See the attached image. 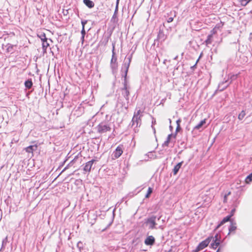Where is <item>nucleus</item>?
Instances as JSON below:
<instances>
[{"label":"nucleus","mask_w":252,"mask_h":252,"mask_svg":"<svg viewBox=\"0 0 252 252\" xmlns=\"http://www.w3.org/2000/svg\"><path fill=\"white\" fill-rule=\"evenodd\" d=\"M161 218V216H157L155 215H152L149 217L145 219V224L146 226H148L149 229H157L156 227L157 223L156 220H159Z\"/></svg>","instance_id":"nucleus-1"},{"label":"nucleus","mask_w":252,"mask_h":252,"mask_svg":"<svg viewBox=\"0 0 252 252\" xmlns=\"http://www.w3.org/2000/svg\"><path fill=\"white\" fill-rule=\"evenodd\" d=\"M97 132L99 134H103L111 129L110 125L106 122H102L98 125L96 127Z\"/></svg>","instance_id":"nucleus-2"},{"label":"nucleus","mask_w":252,"mask_h":252,"mask_svg":"<svg viewBox=\"0 0 252 252\" xmlns=\"http://www.w3.org/2000/svg\"><path fill=\"white\" fill-rule=\"evenodd\" d=\"M167 38V35L164 34L162 30H159L157 37L155 39L153 46H155L157 44V46L158 47L159 44L163 42Z\"/></svg>","instance_id":"nucleus-3"},{"label":"nucleus","mask_w":252,"mask_h":252,"mask_svg":"<svg viewBox=\"0 0 252 252\" xmlns=\"http://www.w3.org/2000/svg\"><path fill=\"white\" fill-rule=\"evenodd\" d=\"M141 112V110L139 109L137 111V112L134 113L131 121L132 123V126L138 127V126H140L141 120L140 119V117L139 116V115Z\"/></svg>","instance_id":"nucleus-4"},{"label":"nucleus","mask_w":252,"mask_h":252,"mask_svg":"<svg viewBox=\"0 0 252 252\" xmlns=\"http://www.w3.org/2000/svg\"><path fill=\"white\" fill-rule=\"evenodd\" d=\"M123 145L120 144L118 146L112 155L113 159H117L120 157L123 153Z\"/></svg>","instance_id":"nucleus-5"},{"label":"nucleus","mask_w":252,"mask_h":252,"mask_svg":"<svg viewBox=\"0 0 252 252\" xmlns=\"http://www.w3.org/2000/svg\"><path fill=\"white\" fill-rule=\"evenodd\" d=\"M212 237H208L207 239H206L205 240L202 241L200 242L199 245L197 246V247L196 248V252H199L206 247L209 245L210 243Z\"/></svg>","instance_id":"nucleus-6"},{"label":"nucleus","mask_w":252,"mask_h":252,"mask_svg":"<svg viewBox=\"0 0 252 252\" xmlns=\"http://www.w3.org/2000/svg\"><path fill=\"white\" fill-rule=\"evenodd\" d=\"M230 84L231 81H229L228 77L225 80L223 81L219 84L217 91H219L220 92L223 91L225 89H226Z\"/></svg>","instance_id":"nucleus-7"},{"label":"nucleus","mask_w":252,"mask_h":252,"mask_svg":"<svg viewBox=\"0 0 252 252\" xmlns=\"http://www.w3.org/2000/svg\"><path fill=\"white\" fill-rule=\"evenodd\" d=\"M132 55L133 53H132L130 55L126 57L124 62L122 64V71L123 70L124 68L129 69L130 63L132 58Z\"/></svg>","instance_id":"nucleus-8"},{"label":"nucleus","mask_w":252,"mask_h":252,"mask_svg":"<svg viewBox=\"0 0 252 252\" xmlns=\"http://www.w3.org/2000/svg\"><path fill=\"white\" fill-rule=\"evenodd\" d=\"M177 12L175 10H172L169 12L167 13L165 15L164 17L167 23L172 22L174 18L176 16Z\"/></svg>","instance_id":"nucleus-9"},{"label":"nucleus","mask_w":252,"mask_h":252,"mask_svg":"<svg viewBox=\"0 0 252 252\" xmlns=\"http://www.w3.org/2000/svg\"><path fill=\"white\" fill-rule=\"evenodd\" d=\"M130 87H123L121 89L122 94L125 98L127 103L129 102Z\"/></svg>","instance_id":"nucleus-10"},{"label":"nucleus","mask_w":252,"mask_h":252,"mask_svg":"<svg viewBox=\"0 0 252 252\" xmlns=\"http://www.w3.org/2000/svg\"><path fill=\"white\" fill-rule=\"evenodd\" d=\"M128 71V69L127 68H124L123 71L121 70V71L123 73L122 74V77L124 78L123 82V87H130L128 85V81L127 80Z\"/></svg>","instance_id":"nucleus-11"},{"label":"nucleus","mask_w":252,"mask_h":252,"mask_svg":"<svg viewBox=\"0 0 252 252\" xmlns=\"http://www.w3.org/2000/svg\"><path fill=\"white\" fill-rule=\"evenodd\" d=\"M95 160L94 159H92L85 163V166L83 167V170L85 172H90L91 170V168Z\"/></svg>","instance_id":"nucleus-12"},{"label":"nucleus","mask_w":252,"mask_h":252,"mask_svg":"<svg viewBox=\"0 0 252 252\" xmlns=\"http://www.w3.org/2000/svg\"><path fill=\"white\" fill-rule=\"evenodd\" d=\"M155 243V239L154 236H148L145 240L144 243L147 246H152Z\"/></svg>","instance_id":"nucleus-13"},{"label":"nucleus","mask_w":252,"mask_h":252,"mask_svg":"<svg viewBox=\"0 0 252 252\" xmlns=\"http://www.w3.org/2000/svg\"><path fill=\"white\" fill-rule=\"evenodd\" d=\"M115 42L112 43V58L111 60L110 63H118L117 62V57L115 56Z\"/></svg>","instance_id":"nucleus-14"},{"label":"nucleus","mask_w":252,"mask_h":252,"mask_svg":"<svg viewBox=\"0 0 252 252\" xmlns=\"http://www.w3.org/2000/svg\"><path fill=\"white\" fill-rule=\"evenodd\" d=\"M37 146L36 145H30L26 148H25V150L26 152L28 153L32 154L34 151H35L37 149Z\"/></svg>","instance_id":"nucleus-15"},{"label":"nucleus","mask_w":252,"mask_h":252,"mask_svg":"<svg viewBox=\"0 0 252 252\" xmlns=\"http://www.w3.org/2000/svg\"><path fill=\"white\" fill-rule=\"evenodd\" d=\"M237 229L236 223L233 220L230 221V224L228 227L229 232L228 234L235 231Z\"/></svg>","instance_id":"nucleus-16"},{"label":"nucleus","mask_w":252,"mask_h":252,"mask_svg":"<svg viewBox=\"0 0 252 252\" xmlns=\"http://www.w3.org/2000/svg\"><path fill=\"white\" fill-rule=\"evenodd\" d=\"M183 161L180 162L178 163L173 169V173L174 175H176L178 172H179L180 169L181 168L182 164H183Z\"/></svg>","instance_id":"nucleus-17"},{"label":"nucleus","mask_w":252,"mask_h":252,"mask_svg":"<svg viewBox=\"0 0 252 252\" xmlns=\"http://www.w3.org/2000/svg\"><path fill=\"white\" fill-rule=\"evenodd\" d=\"M83 3L89 8L94 7V3L91 0H83Z\"/></svg>","instance_id":"nucleus-18"},{"label":"nucleus","mask_w":252,"mask_h":252,"mask_svg":"<svg viewBox=\"0 0 252 252\" xmlns=\"http://www.w3.org/2000/svg\"><path fill=\"white\" fill-rule=\"evenodd\" d=\"M24 84H25V87L26 88H27L28 89H31L33 85V83H32V79H29L27 80L25 82Z\"/></svg>","instance_id":"nucleus-19"},{"label":"nucleus","mask_w":252,"mask_h":252,"mask_svg":"<svg viewBox=\"0 0 252 252\" xmlns=\"http://www.w3.org/2000/svg\"><path fill=\"white\" fill-rule=\"evenodd\" d=\"M206 123V119L201 120L199 124L195 126L193 130L199 129Z\"/></svg>","instance_id":"nucleus-20"},{"label":"nucleus","mask_w":252,"mask_h":252,"mask_svg":"<svg viewBox=\"0 0 252 252\" xmlns=\"http://www.w3.org/2000/svg\"><path fill=\"white\" fill-rule=\"evenodd\" d=\"M110 67L112 73L114 74L116 72L118 68V63H110Z\"/></svg>","instance_id":"nucleus-21"},{"label":"nucleus","mask_w":252,"mask_h":252,"mask_svg":"<svg viewBox=\"0 0 252 252\" xmlns=\"http://www.w3.org/2000/svg\"><path fill=\"white\" fill-rule=\"evenodd\" d=\"M49 46V43L47 41H45L42 43V48L43 50V53L46 52V50L47 47Z\"/></svg>","instance_id":"nucleus-22"},{"label":"nucleus","mask_w":252,"mask_h":252,"mask_svg":"<svg viewBox=\"0 0 252 252\" xmlns=\"http://www.w3.org/2000/svg\"><path fill=\"white\" fill-rule=\"evenodd\" d=\"M212 37H213V33H211V34H210L208 35L207 39L205 41V43H206V44L207 45H209V44H211L212 43Z\"/></svg>","instance_id":"nucleus-23"},{"label":"nucleus","mask_w":252,"mask_h":252,"mask_svg":"<svg viewBox=\"0 0 252 252\" xmlns=\"http://www.w3.org/2000/svg\"><path fill=\"white\" fill-rule=\"evenodd\" d=\"M220 239H221L220 235H219L218 233H217L213 238V242H214L215 243H216V242H218V243H219V245H220Z\"/></svg>","instance_id":"nucleus-24"},{"label":"nucleus","mask_w":252,"mask_h":252,"mask_svg":"<svg viewBox=\"0 0 252 252\" xmlns=\"http://www.w3.org/2000/svg\"><path fill=\"white\" fill-rule=\"evenodd\" d=\"M110 37H111L109 36L105 35L103 37V40L101 41L102 44L104 46H106L107 44L109 39H110Z\"/></svg>","instance_id":"nucleus-25"},{"label":"nucleus","mask_w":252,"mask_h":252,"mask_svg":"<svg viewBox=\"0 0 252 252\" xmlns=\"http://www.w3.org/2000/svg\"><path fill=\"white\" fill-rule=\"evenodd\" d=\"M230 221H232V220H231V218L227 215L225 217L223 218V219L220 222L221 224H223L225 222H226L227 221L230 222Z\"/></svg>","instance_id":"nucleus-26"},{"label":"nucleus","mask_w":252,"mask_h":252,"mask_svg":"<svg viewBox=\"0 0 252 252\" xmlns=\"http://www.w3.org/2000/svg\"><path fill=\"white\" fill-rule=\"evenodd\" d=\"M6 51L8 53H9V52H11V53H12L13 52V45L10 44V43H8L6 45Z\"/></svg>","instance_id":"nucleus-27"},{"label":"nucleus","mask_w":252,"mask_h":252,"mask_svg":"<svg viewBox=\"0 0 252 252\" xmlns=\"http://www.w3.org/2000/svg\"><path fill=\"white\" fill-rule=\"evenodd\" d=\"M8 242L7 237H5L4 239H3L2 241L1 247L0 249V251H1L3 249L5 248L6 245Z\"/></svg>","instance_id":"nucleus-28"},{"label":"nucleus","mask_w":252,"mask_h":252,"mask_svg":"<svg viewBox=\"0 0 252 252\" xmlns=\"http://www.w3.org/2000/svg\"><path fill=\"white\" fill-rule=\"evenodd\" d=\"M115 210V209H114L113 210V216H112V219L109 222V223L108 224L107 226L102 230V231H104L108 228H109L110 227V226H111V224H112V223L113 222L114 219V217H115V214H114Z\"/></svg>","instance_id":"nucleus-29"},{"label":"nucleus","mask_w":252,"mask_h":252,"mask_svg":"<svg viewBox=\"0 0 252 252\" xmlns=\"http://www.w3.org/2000/svg\"><path fill=\"white\" fill-rule=\"evenodd\" d=\"M246 115V113L245 110H243L238 115V119L239 120L241 121L244 119V118L245 117Z\"/></svg>","instance_id":"nucleus-30"},{"label":"nucleus","mask_w":252,"mask_h":252,"mask_svg":"<svg viewBox=\"0 0 252 252\" xmlns=\"http://www.w3.org/2000/svg\"><path fill=\"white\" fill-rule=\"evenodd\" d=\"M77 247L79 249L80 252H82L83 250L84 245L81 241H79L77 244Z\"/></svg>","instance_id":"nucleus-31"},{"label":"nucleus","mask_w":252,"mask_h":252,"mask_svg":"<svg viewBox=\"0 0 252 252\" xmlns=\"http://www.w3.org/2000/svg\"><path fill=\"white\" fill-rule=\"evenodd\" d=\"M153 189L151 187H149L148 188V190H147V192L146 193V194L145 195V198H148L150 197L151 194L153 192Z\"/></svg>","instance_id":"nucleus-32"},{"label":"nucleus","mask_w":252,"mask_h":252,"mask_svg":"<svg viewBox=\"0 0 252 252\" xmlns=\"http://www.w3.org/2000/svg\"><path fill=\"white\" fill-rule=\"evenodd\" d=\"M114 28H115L114 27L113 28H108L107 29V34H106V35L111 37V35H112V33L113 32V31L114 30Z\"/></svg>","instance_id":"nucleus-33"},{"label":"nucleus","mask_w":252,"mask_h":252,"mask_svg":"<svg viewBox=\"0 0 252 252\" xmlns=\"http://www.w3.org/2000/svg\"><path fill=\"white\" fill-rule=\"evenodd\" d=\"M252 181V173H251L248 176H247L245 179V182L247 184H249Z\"/></svg>","instance_id":"nucleus-34"},{"label":"nucleus","mask_w":252,"mask_h":252,"mask_svg":"<svg viewBox=\"0 0 252 252\" xmlns=\"http://www.w3.org/2000/svg\"><path fill=\"white\" fill-rule=\"evenodd\" d=\"M77 111H79V113H78L77 114H76V115H77V116H79V115H80L82 113H83V108L82 107H78L77 108V109H76L75 110V112H77Z\"/></svg>","instance_id":"nucleus-35"},{"label":"nucleus","mask_w":252,"mask_h":252,"mask_svg":"<svg viewBox=\"0 0 252 252\" xmlns=\"http://www.w3.org/2000/svg\"><path fill=\"white\" fill-rule=\"evenodd\" d=\"M229 77V81H231V83L232 81L236 79L237 78V75H229L228 76V78Z\"/></svg>","instance_id":"nucleus-36"},{"label":"nucleus","mask_w":252,"mask_h":252,"mask_svg":"<svg viewBox=\"0 0 252 252\" xmlns=\"http://www.w3.org/2000/svg\"><path fill=\"white\" fill-rule=\"evenodd\" d=\"M219 243L216 242V243L212 242L211 244V247L213 249H216L219 246Z\"/></svg>","instance_id":"nucleus-37"},{"label":"nucleus","mask_w":252,"mask_h":252,"mask_svg":"<svg viewBox=\"0 0 252 252\" xmlns=\"http://www.w3.org/2000/svg\"><path fill=\"white\" fill-rule=\"evenodd\" d=\"M176 133H175L174 134H172V133H171V134H169L168 136H167V137L166 138V140L169 141H171V139L172 137H173L174 138H176Z\"/></svg>","instance_id":"nucleus-38"},{"label":"nucleus","mask_w":252,"mask_h":252,"mask_svg":"<svg viewBox=\"0 0 252 252\" xmlns=\"http://www.w3.org/2000/svg\"><path fill=\"white\" fill-rule=\"evenodd\" d=\"M239 1L241 4V5L243 6H246L248 3V1H247V0H239Z\"/></svg>","instance_id":"nucleus-39"},{"label":"nucleus","mask_w":252,"mask_h":252,"mask_svg":"<svg viewBox=\"0 0 252 252\" xmlns=\"http://www.w3.org/2000/svg\"><path fill=\"white\" fill-rule=\"evenodd\" d=\"M199 58H198L197 59V60L196 61L195 64L190 67V69L192 71H194V69L196 68L197 64L198 62L199 61Z\"/></svg>","instance_id":"nucleus-40"},{"label":"nucleus","mask_w":252,"mask_h":252,"mask_svg":"<svg viewBox=\"0 0 252 252\" xmlns=\"http://www.w3.org/2000/svg\"><path fill=\"white\" fill-rule=\"evenodd\" d=\"M236 211V209L235 208H233L230 212V213L228 216H229L230 218H231L234 215Z\"/></svg>","instance_id":"nucleus-41"},{"label":"nucleus","mask_w":252,"mask_h":252,"mask_svg":"<svg viewBox=\"0 0 252 252\" xmlns=\"http://www.w3.org/2000/svg\"><path fill=\"white\" fill-rule=\"evenodd\" d=\"M88 21L86 20H81V24L82 26V28H85V25L87 23Z\"/></svg>","instance_id":"nucleus-42"},{"label":"nucleus","mask_w":252,"mask_h":252,"mask_svg":"<svg viewBox=\"0 0 252 252\" xmlns=\"http://www.w3.org/2000/svg\"><path fill=\"white\" fill-rule=\"evenodd\" d=\"M170 142V141L166 140V141H165L162 144V147H168Z\"/></svg>","instance_id":"nucleus-43"},{"label":"nucleus","mask_w":252,"mask_h":252,"mask_svg":"<svg viewBox=\"0 0 252 252\" xmlns=\"http://www.w3.org/2000/svg\"><path fill=\"white\" fill-rule=\"evenodd\" d=\"M239 204V202L236 200L234 202H233L232 206L233 207V208H235L236 209V208L237 207V206H238Z\"/></svg>","instance_id":"nucleus-44"},{"label":"nucleus","mask_w":252,"mask_h":252,"mask_svg":"<svg viewBox=\"0 0 252 252\" xmlns=\"http://www.w3.org/2000/svg\"><path fill=\"white\" fill-rule=\"evenodd\" d=\"M70 166V164H68L64 168V169L61 171V172L59 174L58 177H59L63 172L65 170H66L68 167Z\"/></svg>","instance_id":"nucleus-45"},{"label":"nucleus","mask_w":252,"mask_h":252,"mask_svg":"<svg viewBox=\"0 0 252 252\" xmlns=\"http://www.w3.org/2000/svg\"><path fill=\"white\" fill-rule=\"evenodd\" d=\"M78 158L77 156H76L73 159H72L68 164H70V166H72L75 161Z\"/></svg>","instance_id":"nucleus-46"},{"label":"nucleus","mask_w":252,"mask_h":252,"mask_svg":"<svg viewBox=\"0 0 252 252\" xmlns=\"http://www.w3.org/2000/svg\"><path fill=\"white\" fill-rule=\"evenodd\" d=\"M182 128L180 126V124H178V126H177V127H176V132H175V133L177 134V132L180 131V130H181Z\"/></svg>","instance_id":"nucleus-47"},{"label":"nucleus","mask_w":252,"mask_h":252,"mask_svg":"<svg viewBox=\"0 0 252 252\" xmlns=\"http://www.w3.org/2000/svg\"><path fill=\"white\" fill-rule=\"evenodd\" d=\"M81 35L85 36L86 32L85 28H82L81 31Z\"/></svg>","instance_id":"nucleus-48"},{"label":"nucleus","mask_w":252,"mask_h":252,"mask_svg":"<svg viewBox=\"0 0 252 252\" xmlns=\"http://www.w3.org/2000/svg\"><path fill=\"white\" fill-rule=\"evenodd\" d=\"M18 140H19L18 139H16L15 138H13L10 142V144H11L10 146H11V144H12L17 143L18 141Z\"/></svg>","instance_id":"nucleus-49"},{"label":"nucleus","mask_w":252,"mask_h":252,"mask_svg":"<svg viewBox=\"0 0 252 252\" xmlns=\"http://www.w3.org/2000/svg\"><path fill=\"white\" fill-rule=\"evenodd\" d=\"M118 5H119V3H118V1L117 2H116V7H115V13H118Z\"/></svg>","instance_id":"nucleus-50"},{"label":"nucleus","mask_w":252,"mask_h":252,"mask_svg":"<svg viewBox=\"0 0 252 252\" xmlns=\"http://www.w3.org/2000/svg\"><path fill=\"white\" fill-rule=\"evenodd\" d=\"M155 124H156V120L154 117H152V125L151 126H154Z\"/></svg>","instance_id":"nucleus-51"},{"label":"nucleus","mask_w":252,"mask_h":252,"mask_svg":"<svg viewBox=\"0 0 252 252\" xmlns=\"http://www.w3.org/2000/svg\"><path fill=\"white\" fill-rule=\"evenodd\" d=\"M46 35L44 33L41 34L40 36H39V37L41 39L42 38L43 39H45V37H46Z\"/></svg>","instance_id":"nucleus-52"},{"label":"nucleus","mask_w":252,"mask_h":252,"mask_svg":"<svg viewBox=\"0 0 252 252\" xmlns=\"http://www.w3.org/2000/svg\"><path fill=\"white\" fill-rule=\"evenodd\" d=\"M223 224H220V222L219 223V224L217 225V226L216 227L215 229V231L217 230L218 229H219V228H220L221 225H222Z\"/></svg>","instance_id":"nucleus-53"},{"label":"nucleus","mask_w":252,"mask_h":252,"mask_svg":"<svg viewBox=\"0 0 252 252\" xmlns=\"http://www.w3.org/2000/svg\"><path fill=\"white\" fill-rule=\"evenodd\" d=\"M66 160H64L63 162H61L58 167V168H61L62 166H63V165L64 164V163L65 162Z\"/></svg>","instance_id":"nucleus-54"},{"label":"nucleus","mask_w":252,"mask_h":252,"mask_svg":"<svg viewBox=\"0 0 252 252\" xmlns=\"http://www.w3.org/2000/svg\"><path fill=\"white\" fill-rule=\"evenodd\" d=\"M135 194H136V193H134L133 192H130L127 194V195H128V196H129L130 197H132Z\"/></svg>","instance_id":"nucleus-55"},{"label":"nucleus","mask_w":252,"mask_h":252,"mask_svg":"<svg viewBox=\"0 0 252 252\" xmlns=\"http://www.w3.org/2000/svg\"><path fill=\"white\" fill-rule=\"evenodd\" d=\"M151 127L153 129V132L155 134V136H156V128L155 127H154V126H151Z\"/></svg>","instance_id":"nucleus-56"},{"label":"nucleus","mask_w":252,"mask_h":252,"mask_svg":"<svg viewBox=\"0 0 252 252\" xmlns=\"http://www.w3.org/2000/svg\"><path fill=\"white\" fill-rule=\"evenodd\" d=\"M181 122V120L180 119H179L178 120H177L176 121L177 126H178V124L180 125Z\"/></svg>","instance_id":"nucleus-57"},{"label":"nucleus","mask_w":252,"mask_h":252,"mask_svg":"<svg viewBox=\"0 0 252 252\" xmlns=\"http://www.w3.org/2000/svg\"><path fill=\"white\" fill-rule=\"evenodd\" d=\"M117 13H115V12H114L112 19L116 18L117 17Z\"/></svg>","instance_id":"nucleus-58"},{"label":"nucleus","mask_w":252,"mask_h":252,"mask_svg":"<svg viewBox=\"0 0 252 252\" xmlns=\"http://www.w3.org/2000/svg\"><path fill=\"white\" fill-rule=\"evenodd\" d=\"M41 40L42 41V43H43V42L45 41H47L48 40V38L46 37H45V39H43L42 38L41 39Z\"/></svg>","instance_id":"nucleus-59"},{"label":"nucleus","mask_w":252,"mask_h":252,"mask_svg":"<svg viewBox=\"0 0 252 252\" xmlns=\"http://www.w3.org/2000/svg\"><path fill=\"white\" fill-rule=\"evenodd\" d=\"M41 40L42 41V43H43V42L45 41H47L48 40V38L46 37H45V39H43L42 38L41 39Z\"/></svg>","instance_id":"nucleus-60"},{"label":"nucleus","mask_w":252,"mask_h":252,"mask_svg":"<svg viewBox=\"0 0 252 252\" xmlns=\"http://www.w3.org/2000/svg\"><path fill=\"white\" fill-rule=\"evenodd\" d=\"M84 38H85V36L81 35V40H82V42H83L84 41Z\"/></svg>","instance_id":"nucleus-61"},{"label":"nucleus","mask_w":252,"mask_h":252,"mask_svg":"<svg viewBox=\"0 0 252 252\" xmlns=\"http://www.w3.org/2000/svg\"><path fill=\"white\" fill-rule=\"evenodd\" d=\"M230 194V192H228V193L227 194H225V195H224V200H225V198H226L227 196L228 195Z\"/></svg>","instance_id":"nucleus-62"},{"label":"nucleus","mask_w":252,"mask_h":252,"mask_svg":"<svg viewBox=\"0 0 252 252\" xmlns=\"http://www.w3.org/2000/svg\"><path fill=\"white\" fill-rule=\"evenodd\" d=\"M211 32H212V33H213V34H214L215 33V29H213L211 31Z\"/></svg>","instance_id":"nucleus-63"},{"label":"nucleus","mask_w":252,"mask_h":252,"mask_svg":"<svg viewBox=\"0 0 252 252\" xmlns=\"http://www.w3.org/2000/svg\"><path fill=\"white\" fill-rule=\"evenodd\" d=\"M178 56H175V57L174 58V59H174V60H177L178 59Z\"/></svg>","instance_id":"nucleus-64"}]
</instances>
